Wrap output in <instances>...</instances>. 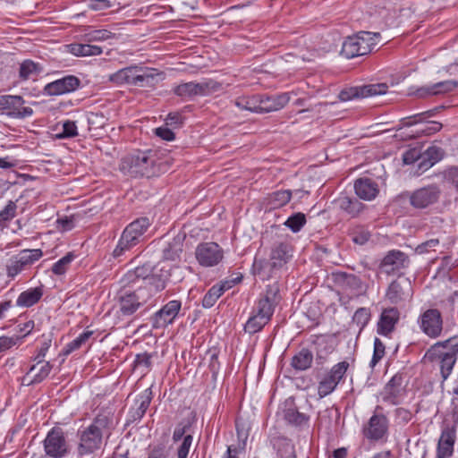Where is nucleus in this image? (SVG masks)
<instances>
[{
	"mask_svg": "<svg viewBox=\"0 0 458 458\" xmlns=\"http://www.w3.org/2000/svg\"><path fill=\"white\" fill-rule=\"evenodd\" d=\"M221 84L212 80L181 83L173 89L177 97L188 100L197 96H207L220 89Z\"/></svg>",
	"mask_w": 458,
	"mask_h": 458,
	"instance_id": "6",
	"label": "nucleus"
},
{
	"mask_svg": "<svg viewBox=\"0 0 458 458\" xmlns=\"http://www.w3.org/2000/svg\"><path fill=\"white\" fill-rule=\"evenodd\" d=\"M337 383L328 374L318 383V394L323 398L331 394L337 386Z\"/></svg>",
	"mask_w": 458,
	"mask_h": 458,
	"instance_id": "51",
	"label": "nucleus"
},
{
	"mask_svg": "<svg viewBox=\"0 0 458 458\" xmlns=\"http://www.w3.org/2000/svg\"><path fill=\"white\" fill-rule=\"evenodd\" d=\"M120 284H122V290H130L133 287L137 289L139 285L142 284V282L135 271L131 269L122 276Z\"/></svg>",
	"mask_w": 458,
	"mask_h": 458,
	"instance_id": "49",
	"label": "nucleus"
},
{
	"mask_svg": "<svg viewBox=\"0 0 458 458\" xmlns=\"http://www.w3.org/2000/svg\"><path fill=\"white\" fill-rule=\"evenodd\" d=\"M114 34L107 30H95L84 35V40L87 42L105 41L113 38Z\"/></svg>",
	"mask_w": 458,
	"mask_h": 458,
	"instance_id": "52",
	"label": "nucleus"
},
{
	"mask_svg": "<svg viewBox=\"0 0 458 458\" xmlns=\"http://www.w3.org/2000/svg\"><path fill=\"white\" fill-rule=\"evenodd\" d=\"M78 135L75 122L67 120L63 123V131L57 135L60 139L73 138Z\"/></svg>",
	"mask_w": 458,
	"mask_h": 458,
	"instance_id": "59",
	"label": "nucleus"
},
{
	"mask_svg": "<svg viewBox=\"0 0 458 458\" xmlns=\"http://www.w3.org/2000/svg\"><path fill=\"white\" fill-rule=\"evenodd\" d=\"M185 238V233H178L170 241L165 242L162 248V260L171 262L177 267L184 254Z\"/></svg>",
	"mask_w": 458,
	"mask_h": 458,
	"instance_id": "16",
	"label": "nucleus"
},
{
	"mask_svg": "<svg viewBox=\"0 0 458 458\" xmlns=\"http://www.w3.org/2000/svg\"><path fill=\"white\" fill-rule=\"evenodd\" d=\"M292 246L285 242H276L271 248L269 259L274 266L282 268L292 257Z\"/></svg>",
	"mask_w": 458,
	"mask_h": 458,
	"instance_id": "31",
	"label": "nucleus"
},
{
	"mask_svg": "<svg viewBox=\"0 0 458 458\" xmlns=\"http://www.w3.org/2000/svg\"><path fill=\"white\" fill-rule=\"evenodd\" d=\"M312 361V352L307 348H302L292 358L291 365L297 370H306L310 368Z\"/></svg>",
	"mask_w": 458,
	"mask_h": 458,
	"instance_id": "41",
	"label": "nucleus"
},
{
	"mask_svg": "<svg viewBox=\"0 0 458 458\" xmlns=\"http://www.w3.org/2000/svg\"><path fill=\"white\" fill-rule=\"evenodd\" d=\"M94 331L87 330L81 333L78 337L70 342L65 345L63 349L62 352L64 355L67 356L71 354L72 352L80 349L82 345H84L89 338L93 335Z\"/></svg>",
	"mask_w": 458,
	"mask_h": 458,
	"instance_id": "44",
	"label": "nucleus"
},
{
	"mask_svg": "<svg viewBox=\"0 0 458 458\" xmlns=\"http://www.w3.org/2000/svg\"><path fill=\"white\" fill-rule=\"evenodd\" d=\"M458 87L456 81H445L434 83L429 86H424L417 89V96L426 98L428 96L445 95L454 91Z\"/></svg>",
	"mask_w": 458,
	"mask_h": 458,
	"instance_id": "28",
	"label": "nucleus"
},
{
	"mask_svg": "<svg viewBox=\"0 0 458 458\" xmlns=\"http://www.w3.org/2000/svg\"><path fill=\"white\" fill-rule=\"evenodd\" d=\"M355 194L366 201L373 200L379 193L378 183L369 177H360L354 181Z\"/></svg>",
	"mask_w": 458,
	"mask_h": 458,
	"instance_id": "23",
	"label": "nucleus"
},
{
	"mask_svg": "<svg viewBox=\"0 0 458 458\" xmlns=\"http://www.w3.org/2000/svg\"><path fill=\"white\" fill-rule=\"evenodd\" d=\"M388 86L386 83H376L368 84L357 87H351L343 89L339 93V98L341 101H349L353 98H368L377 95L386 94L387 92Z\"/></svg>",
	"mask_w": 458,
	"mask_h": 458,
	"instance_id": "15",
	"label": "nucleus"
},
{
	"mask_svg": "<svg viewBox=\"0 0 458 458\" xmlns=\"http://www.w3.org/2000/svg\"><path fill=\"white\" fill-rule=\"evenodd\" d=\"M81 80L74 75H66L61 79L47 83L43 93L47 96H60L75 91L81 86Z\"/></svg>",
	"mask_w": 458,
	"mask_h": 458,
	"instance_id": "17",
	"label": "nucleus"
},
{
	"mask_svg": "<svg viewBox=\"0 0 458 458\" xmlns=\"http://www.w3.org/2000/svg\"><path fill=\"white\" fill-rule=\"evenodd\" d=\"M52 369L50 362L36 361L22 377V385L31 386L45 380Z\"/></svg>",
	"mask_w": 458,
	"mask_h": 458,
	"instance_id": "25",
	"label": "nucleus"
},
{
	"mask_svg": "<svg viewBox=\"0 0 458 458\" xmlns=\"http://www.w3.org/2000/svg\"><path fill=\"white\" fill-rule=\"evenodd\" d=\"M44 451L51 458H62L69 453L65 433L60 427L52 428L43 441Z\"/></svg>",
	"mask_w": 458,
	"mask_h": 458,
	"instance_id": "7",
	"label": "nucleus"
},
{
	"mask_svg": "<svg viewBox=\"0 0 458 458\" xmlns=\"http://www.w3.org/2000/svg\"><path fill=\"white\" fill-rule=\"evenodd\" d=\"M412 295V288L408 279L394 280L388 286L386 299L393 304L403 301Z\"/></svg>",
	"mask_w": 458,
	"mask_h": 458,
	"instance_id": "20",
	"label": "nucleus"
},
{
	"mask_svg": "<svg viewBox=\"0 0 458 458\" xmlns=\"http://www.w3.org/2000/svg\"><path fill=\"white\" fill-rule=\"evenodd\" d=\"M182 302L178 300H173L164 305L152 317V327L154 328H164L169 324H172L176 318Z\"/></svg>",
	"mask_w": 458,
	"mask_h": 458,
	"instance_id": "18",
	"label": "nucleus"
},
{
	"mask_svg": "<svg viewBox=\"0 0 458 458\" xmlns=\"http://www.w3.org/2000/svg\"><path fill=\"white\" fill-rule=\"evenodd\" d=\"M87 119L90 130L101 129L106 123V118L99 112H89L87 115Z\"/></svg>",
	"mask_w": 458,
	"mask_h": 458,
	"instance_id": "54",
	"label": "nucleus"
},
{
	"mask_svg": "<svg viewBox=\"0 0 458 458\" xmlns=\"http://www.w3.org/2000/svg\"><path fill=\"white\" fill-rule=\"evenodd\" d=\"M137 76V66H129L123 68L109 76V80L116 84L127 83L137 86L135 83Z\"/></svg>",
	"mask_w": 458,
	"mask_h": 458,
	"instance_id": "37",
	"label": "nucleus"
},
{
	"mask_svg": "<svg viewBox=\"0 0 458 458\" xmlns=\"http://www.w3.org/2000/svg\"><path fill=\"white\" fill-rule=\"evenodd\" d=\"M280 286L277 282L267 285L264 295L256 302L251 316L244 325V331L256 334L271 320L276 306L280 302Z\"/></svg>",
	"mask_w": 458,
	"mask_h": 458,
	"instance_id": "2",
	"label": "nucleus"
},
{
	"mask_svg": "<svg viewBox=\"0 0 458 458\" xmlns=\"http://www.w3.org/2000/svg\"><path fill=\"white\" fill-rule=\"evenodd\" d=\"M42 256L43 252L40 249L23 250L6 265L7 276L13 278L21 271L30 267L35 261L38 260Z\"/></svg>",
	"mask_w": 458,
	"mask_h": 458,
	"instance_id": "11",
	"label": "nucleus"
},
{
	"mask_svg": "<svg viewBox=\"0 0 458 458\" xmlns=\"http://www.w3.org/2000/svg\"><path fill=\"white\" fill-rule=\"evenodd\" d=\"M152 400V391L147 388L141 393L135 400V408L130 411V417L131 421L140 420L146 413Z\"/></svg>",
	"mask_w": 458,
	"mask_h": 458,
	"instance_id": "33",
	"label": "nucleus"
},
{
	"mask_svg": "<svg viewBox=\"0 0 458 458\" xmlns=\"http://www.w3.org/2000/svg\"><path fill=\"white\" fill-rule=\"evenodd\" d=\"M280 267L274 266L273 260L266 259L255 258L252 270L261 280H267L271 278Z\"/></svg>",
	"mask_w": 458,
	"mask_h": 458,
	"instance_id": "34",
	"label": "nucleus"
},
{
	"mask_svg": "<svg viewBox=\"0 0 458 458\" xmlns=\"http://www.w3.org/2000/svg\"><path fill=\"white\" fill-rule=\"evenodd\" d=\"M167 165L159 161L157 151L137 150L122 158L120 170L131 177L151 178L165 173Z\"/></svg>",
	"mask_w": 458,
	"mask_h": 458,
	"instance_id": "1",
	"label": "nucleus"
},
{
	"mask_svg": "<svg viewBox=\"0 0 458 458\" xmlns=\"http://www.w3.org/2000/svg\"><path fill=\"white\" fill-rule=\"evenodd\" d=\"M259 95L242 96L234 100V105L241 110L259 113Z\"/></svg>",
	"mask_w": 458,
	"mask_h": 458,
	"instance_id": "43",
	"label": "nucleus"
},
{
	"mask_svg": "<svg viewBox=\"0 0 458 458\" xmlns=\"http://www.w3.org/2000/svg\"><path fill=\"white\" fill-rule=\"evenodd\" d=\"M75 258L76 255L74 254V252L71 251L66 253L65 256H64L62 259H60L53 265L51 268L53 274L56 276H62L65 274V272L68 270L70 264L74 260Z\"/></svg>",
	"mask_w": 458,
	"mask_h": 458,
	"instance_id": "47",
	"label": "nucleus"
},
{
	"mask_svg": "<svg viewBox=\"0 0 458 458\" xmlns=\"http://www.w3.org/2000/svg\"><path fill=\"white\" fill-rule=\"evenodd\" d=\"M43 72V67L40 64L35 63L30 59H26L20 64L19 78L21 81H28L35 79Z\"/></svg>",
	"mask_w": 458,
	"mask_h": 458,
	"instance_id": "38",
	"label": "nucleus"
},
{
	"mask_svg": "<svg viewBox=\"0 0 458 458\" xmlns=\"http://www.w3.org/2000/svg\"><path fill=\"white\" fill-rule=\"evenodd\" d=\"M292 199V191L289 190L277 191L268 197V203L273 208H278L286 205Z\"/></svg>",
	"mask_w": 458,
	"mask_h": 458,
	"instance_id": "45",
	"label": "nucleus"
},
{
	"mask_svg": "<svg viewBox=\"0 0 458 458\" xmlns=\"http://www.w3.org/2000/svg\"><path fill=\"white\" fill-rule=\"evenodd\" d=\"M409 257L401 250H390L382 259L380 268L387 275L409 266Z\"/></svg>",
	"mask_w": 458,
	"mask_h": 458,
	"instance_id": "21",
	"label": "nucleus"
},
{
	"mask_svg": "<svg viewBox=\"0 0 458 458\" xmlns=\"http://www.w3.org/2000/svg\"><path fill=\"white\" fill-rule=\"evenodd\" d=\"M422 159V152L419 148H410L405 151L403 155V161L405 165H411L417 163V165L420 164V161Z\"/></svg>",
	"mask_w": 458,
	"mask_h": 458,
	"instance_id": "58",
	"label": "nucleus"
},
{
	"mask_svg": "<svg viewBox=\"0 0 458 458\" xmlns=\"http://www.w3.org/2000/svg\"><path fill=\"white\" fill-rule=\"evenodd\" d=\"M284 420L293 425V426H301L303 424H306L309 420L310 416L300 412L296 408L291 407L284 410Z\"/></svg>",
	"mask_w": 458,
	"mask_h": 458,
	"instance_id": "46",
	"label": "nucleus"
},
{
	"mask_svg": "<svg viewBox=\"0 0 458 458\" xmlns=\"http://www.w3.org/2000/svg\"><path fill=\"white\" fill-rule=\"evenodd\" d=\"M16 203L14 201L10 200L4 208L0 212V220L6 225V222L13 219L16 213Z\"/></svg>",
	"mask_w": 458,
	"mask_h": 458,
	"instance_id": "62",
	"label": "nucleus"
},
{
	"mask_svg": "<svg viewBox=\"0 0 458 458\" xmlns=\"http://www.w3.org/2000/svg\"><path fill=\"white\" fill-rule=\"evenodd\" d=\"M276 456L277 458H297L294 445L288 440L282 441L278 445Z\"/></svg>",
	"mask_w": 458,
	"mask_h": 458,
	"instance_id": "53",
	"label": "nucleus"
},
{
	"mask_svg": "<svg viewBox=\"0 0 458 458\" xmlns=\"http://www.w3.org/2000/svg\"><path fill=\"white\" fill-rule=\"evenodd\" d=\"M148 300L149 295L143 294L139 287L133 291L121 289L118 297L120 312L123 316H131Z\"/></svg>",
	"mask_w": 458,
	"mask_h": 458,
	"instance_id": "9",
	"label": "nucleus"
},
{
	"mask_svg": "<svg viewBox=\"0 0 458 458\" xmlns=\"http://www.w3.org/2000/svg\"><path fill=\"white\" fill-rule=\"evenodd\" d=\"M458 354V344L452 346L451 351L441 355L440 372L443 382L445 381L452 373L453 368L456 362Z\"/></svg>",
	"mask_w": 458,
	"mask_h": 458,
	"instance_id": "36",
	"label": "nucleus"
},
{
	"mask_svg": "<svg viewBox=\"0 0 458 458\" xmlns=\"http://www.w3.org/2000/svg\"><path fill=\"white\" fill-rule=\"evenodd\" d=\"M370 318L369 310L366 308L358 309L353 315V321L360 327H364Z\"/></svg>",
	"mask_w": 458,
	"mask_h": 458,
	"instance_id": "63",
	"label": "nucleus"
},
{
	"mask_svg": "<svg viewBox=\"0 0 458 458\" xmlns=\"http://www.w3.org/2000/svg\"><path fill=\"white\" fill-rule=\"evenodd\" d=\"M259 113H270L284 108L290 101L288 93L277 95H259Z\"/></svg>",
	"mask_w": 458,
	"mask_h": 458,
	"instance_id": "24",
	"label": "nucleus"
},
{
	"mask_svg": "<svg viewBox=\"0 0 458 458\" xmlns=\"http://www.w3.org/2000/svg\"><path fill=\"white\" fill-rule=\"evenodd\" d=\"M159 75L156 69L137 66L135 83L138 87H151L157 81Z\"/></svg>",
	"mask_w": 458,
	"mask_h": 458,
	"instance_id": "40",
	"label": "nucleus"
},
{
	"mask_svg": "<svg viewBox=\"0 0 458 458\" xmlns=\"http://www.w3.org/2000/svg\"><path fill=\"white\" fill-rule=\"evenodd\" d=\"M445 156V151L437 146H430L422 153V159L418 165V170L425 172L439 162Z\"/></svg>",
	"mask_w": 458,
	"mask_h": 458,
	"instance_id": "32",
	"label": "nucleus"
},
{
	"mask_svg": "<svg viewBox=\"0 0 458 458\" xmlns=\"http://www.w3.org/2000/svg\"><path fill=\"white\" fill-rule=\"evenodd\" d=\"M44 294L43 285L30 288L22 293L17 298L16 305L22 308H30L38 303Z\"/></svg>",
	"mask_w": 458,
	"mask_h": 458,
	"instance_id": "35",
	"label": "nucleus"
},
{
	"mask_svg": "<svg viewBox=\"0 0 458 458\" xmlns=\"http://www.w3.org/2000/svg\"><path fill=\"white\" fill-rule=\"evenodd\" d=\"M404 377L401 373H396L392 377L384 388V401L392 404H397L399 398L404 394L403 386Z\"/></svg>",
	"mask_w": 458,
	"mask_h": 458,
	"instance_id": "26",
	"label": "nucleus"
},
{
	"mask_svg": "<svg viewBox=\"0 0 458 458\" xmlns=\"http://www.w3.org/2000/svg\"><path fill=\"white\" fill-rule=\"evenodd\" d=\"M348 235L353 243L360 246L366 244L371 238L370 231L362 225L350 228Z\"/></svg>",
	"mask_w": 458,
	"mask_h": 458,
	"instance_id": "42",
	"label": "nucleus"
},
{
	"mask_svg": "<svg viewBox=\"0 0 458 458\" xmlns=\"http://www.w3.org/2000/svg\"><path fill=\"white\" fill-rule=\"evenodd\" d=\"M444 179L458 191V166H450L443 172Z\"/></svg>",
	"mask_w": 458,
	"mask_h": 458,
	"instance_id": "60",
	"label": "nucleus"
},
{
	"mask_svg": "<svg viewBox=\"0 0 458 458\" xmlns=\"http://www.w3.org/2000/svg\"><path fill=\"white\" fill-rule=\"evenodd\" d=\"M221 289L222 288H216V285H213L208 291L202 300L203 308L209 309L215 305L218 298L221 296Z\"/></svg>",
	"mask_w": 458,
	"mask_h": 458,
	"instance_id": "55",
	"label": "nucleus"
},
{
	"mask_svg": "<svg viewBox=\"0 0 458 458\" xmlns=\"http://www.w3.org/2000/svg\"><path fill=\"white\" fill-rule=\"evenodd\" d=\"M193 437L191 434L185 435L182 444L177 449V458H187L191 446L192 445Z\"/></svg>",
	"mask_w": 458,
	"mask_h": 458,
	"instance_id": "61",
	"label": "nucleus"
},
{
	"mask_svg": "<svg viewBox=\"0 0 458 458\" xmlns=\"http://www.w3.org/2000/svg\"><path fill=\"white\" fill-rule=\"evenodd\" d=\"M381 409L380 406H377L376 412L362 428L364 437L371 442L386 440L388 434L389 421L387 417L383 413L377 412V410Z\"/></svg>",
	"mask_w": 458,
	"mask_h": 458,
	"instance_id": "8",
	"label": "nucleus"
},
{
	"mask_svg": "<svg viewBox=\"0 0 458 458\" xmlns=\"http://www.w3.org/2000/svg\"><path fill=\"white\" fill-rule=\"evenodd\" d=\"M196 259L202 267H214L217 265L224 257L223 249L213 242L199 243L195 251Z\"/></svg>",
	"mask_w": 458,
	"mask_h": 458,
	"instance_id": "13",
	"label": "nucleus"
},
{
	"mask_svg": "<svg viewBox=\"0 0 458 458\" xmlns=\"http://www.w3.org/2000/svg\"><path fill=\"white\" fill-rule=\"evenodd\" d=\"M112 420L108 415L98 414L92 422L77 431L79 439L77 454L79 456H86L100 450L103 445L105 435L109 437Z\"/></svg>",
	"mask_w": 458,
	"mask_h": 458,
	"instance_id": "3",
	"label": "nucleus"
},
{
	"mask_svg": "<svg viewBox=\"0 0 458 458\" xmlns=\"http://www.w3.org/2000/svg\"><path fill=\"white\" fill-rule=\"evenodd\" d=\"M169 275L151 274L144 284L139 285L143 294L149 295V300L157 293L163 291L166 286Z\"/></svg>",
	"mask_w": 458,
	"mask_h": 458,
	"instance_id": "30",
	"label": "nucleus"
},
{
	"mask_svg": "<svg viewBox=\"0 0 458 458\" xmlns=\"http://www.w3.org/2000/svg\"><path fill=\"white\" fill-rule=\"evenodd\" d=\"M306 224V216L303 213H294L284 222V225L287 226L293 233H298Z\"/></svg>",
	"mask_w": 458,
	"mask_h": 458,
	"instance_id": "50",
	"label": "nucleus"
},
{
	"mask_svg": "<svg viewBox=\"0 0 458 458\" xmlns=\"http://www.w3.org/2000/svg\"><path fill=\"white\" fill-rule=\"evenodd\" d=\"M25 100L21 96L2 95L1 109L5 114L15 119H24L33 114L34 111L30 106H24Z\"/></svg>",
	"mask_w": 458,
	"mask_h": 458,
	"instance_id": "12",
	"label": "nucleus"
},
{
	"mask_svg": "<svg viewBox=\"0 0 458 458\" xmlns=\"http://www.w3.org/2000/svg\"><path fill=\"white\" fill-rule=\"evenodd\" d=\"M349 368V362L346 360L341 361L335 364L328 373V375L335 379V381L339 384V382L344 377L347 369Z\"/></svg>",
	"mask_w": 458,
	"mask_h": 458,
	"instance_id": "57",
	"label": "nucleus"
},
{
	"mask_svg": "<svg viewBox=\"0 0 458 458\" xmlns=\"http://www.w3.org/2000/svg\"><path fill=\"white\" fill-rule=\"evenodd\" d=\"M152 353L146 352L136 354L135 360L133 361L134 369H141V372L144 373L148 371L152 366Z\"/></svg>",
	"mask_w": 458,
	"mask_h": 458,
	"instance_id": "48",
	"label": "nucleus"
},
{
	"mask_svg": "<svg viewBox=\"0 0 458 458\" xmlns=\"http://www.w3.org/2000/svg\"><path fill=\"white\" fill-rule=\"evenodd\" d=\"M455 439V429L445 421L442 426L441 436L437 446L436 458H450L454 454Z\"/></svg>",
	"mask_w": 458,
	"mask_h": 458,
	"instance_id": "19",
	"label": "nucleus"
},
{
	"mask_svg": "<svg viewBox=\"0 0 458 458\" xmlns=\"http://www.w3.org/2000/svg\"><path fill=\"white\" fill-rule=\"evenodd\" d=\"M440 195V188L437 184H430L412 191L410 195V203L415 208H426L437 203Z\"/></svg>",
	"mask_w": 458,
	"mask_h": 458,
	"instance_id": "14",
	"label": "nucleus"
},
{
	"mask_svg": "<svg viewBox=\"0 0 458 458\" xmlns=\"http://www.w3.org/2000/svg\"><path fill=\"white\" fill-rule=\"evenodd\" d=\"M420 329L429 338H437L443 331V317L437 309H428L418 318Z\"/></svg>",
	"mask_w": 458,
	"mask_h": 458,
	"instance_id": "10",
	"label": "nucleus"
},
{
	"mask_svg": "<svg viewBox=\"0 0 458 458\" xmlns=\"http://www.w3.org/2000/svg\"><path fill=\"white\" fill-rule=\"evenodd\" d=\"M400 319V311L395 307L384 309L380 314L377 332L380 335L388 336L395 329Z\"/></svg>",
	"mask_w": 458,
	"mask_h": 458,
	"instance_id": "22",
	"label": "nucleus"
},
{
	"mask_svg": "<svg viewBox=\"0 0 458 458\" xmlns=\"http://www.w3.org/2000/svg\"><path fill=\"white\" fill-rule=\"evenodd\" d=\"M67 47L68 51L76 56L99 55L103 52L100 47L89 43H72Z\"/></svg>",
	"mask_w": 458,
	"mask_h": 458,
	"instance_id": "39",
	"label": "nucleus"
},
{
	"mask_svg": "<svg viewBox=\"0 0 458 458\" xmlns=\"http://www.w3.org/2000/svg\"><path fill=\"white\" fill-rule=\"evenodd\" d=\"M150 225L151 222L147 216L139 217L130 223L123 231L117 245L113 251L114 258L117 259L122 257L125 252L139 244Z\"/></svg>",
	"mask_w": 458,
	"mask_h": 458,
	"instance_id": "4",
	"label": "nucleus"
},
{
	"mask_svg": "<svg viewBox=\"0 0 458 458\" xmlns=\"http://www.w3.org/2000/svg\"><path fill=\"white\" fill-rule=\"evenodd\" d=\"M338 208L351 217H357L365 209L366 206L355 197L341 195L335 200Z\"/></svg>",
	"mask_w": 458,
	"mask_h": 458,
	"instance_id": "29",
	"label": "nucleus"
},
{
	"mask_svg": "<svg viewBox=\"0 0 458 458\" xmlns=\"http://www.w3.org/2000/svg\"><path fill=\"white\" fill-rule=\"evenodd\" d=\"M332 276L334 283L345 291L360 293L363 290L362 281L356 275L339 271L333 273Z\"/></svg>",
	"mask_w": 458,
	"mask_h": 458,
	"instance_id": "27",
	"label": "nucleus"
},
{
	"mask_svg": "<svg viewBox=\"0 0 458 458\" xmlns=\"http://www.w3.org/2000/svg\"><path fill=\"white\" fill-rule=\"evenodd\" d=\"M379 38L378 32L360 31L346 38L342 46L341 55L347 59L368 55L377 46Z\"/></svg>",
	"mask_w": 458,
	"mask_h": 458,
	"instance_id": "5",
	"label": "nucleus"
},
{
	"mask_svg": "<svg viewBox=\"0 0 458 458\" xmlns=\"http://www.w3.org/2000/svg\"><path fill=\"white\" fill-rule=\"evenodd\" d=\"M386 353V346L383 342L379 338H375L374 340V351L373 356L370 360L369 366L373 369L380 360L385 356Z\"/></svg>",
	"mask_w": 458,
	"mask_h": 458,
	"instance_id": "56",
	"label": "nucleus"
},
{
	"mask_svg": "<svg viewBox=\"0 0 458 458\" xmlns=\"http://www.w3.org/2000/svg\"><path fill=\"white\" fill-rule=\"evenodd\" d=\"M191 426V423L189 420H182L180 423H178L173 433V441L175 443L181 440L182 438L183 439V437H185L184 435L188 432Z\"/></svg>",
	"mask_w": 458,
	"mask_h": 458,
	"instance_id": "64",
	"label": "nucleus"
}]
</instances>
